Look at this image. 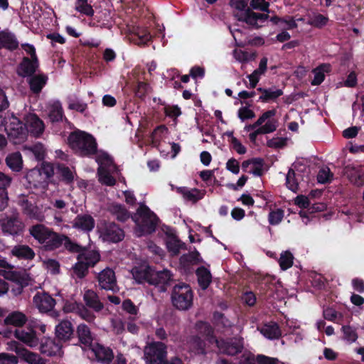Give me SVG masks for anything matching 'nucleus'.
Here are the masks:
<instances>
[{"mask_svg": "<svg viewBox=\"0 0 364 364\" xmlns=\"http://www.w3.org/2000/svg\"><path fill=\"white\" fill-rule=\"evenodd\" d=\"M14 336L30 348H36L39 344L36 331L31 328L16 329Z\"/></svg>", "mask_w": 364, "mask_h": 364, "instance_id": "f3484780", "label": "nucleus"}, {"mask_svg": "<svg viewBox=\"0 0 364 364\" xmlns=\"http://www.w3.org/2000/svg\"><path fill=\"white\" fill-rule=\"evenodd\" d=\"M96 161L99 164V167H105V168H111L113 166L112 159L105 152H98L97 151Z\"/></svg>", "mask_w": 364, "mask_h": 364, "instance_id": "864d4df0", "label": "nucleus"}, {"mask_svg": "<svg viewBox=\"0 0 364 364\" xmlns=\"http://www.w3.org/2000/svg\"><path fill=\"white\" fill-rule=\"evenodd\" d=\"M57 171L67 183L73 182L74 179V173L67 166L64 165H58Z\"/></svg>", "mask_w": 364, "mask_h": 364, "instance_id": "052dcab7", "label": "nucleus"}, {"mask_svg": "<svg viewBox=\"0 0 364 364\" xmlns=\"http://www.w3.org/2000/svg\"><path fill=\"white\" fill-rule=\"evenodd\" d=\"M68 108L80 112H83L87 109V104L77 99L70 98Z\"/></svg>", "mask_w": 364, "mask_h": 364, "instance_id": "338daca9", "label": "nucleus"}, {"mask_svg": "<svg viewBox=\"0 0 364 364\" xmlns=\"http://www.w3.org/2000/svg\"><path fill=\"white\" fill-rule=\"evenodd\" d=\"M90 349L95 355L96 360L103 364H110L114 358L112 350L100 343L93 344Z\"/></svg>", "mask_w": 364, "mask_h": 364, "instance_id": "6ab92c4d", "label": "nucleus"}, {"mask_svg": "<svg viewBox=\"0 0 364 364\" xmlns=\"http://www.w3.org/2000/svg\"><path fill=\"white\" fill-rule=\"evenodd\" d=\"M258 329L264 337L271 340L277 339L282 335L279 326L274 322L265 323Z\"/></svg>", "mask_w": 364, "mask_h": 364, "instance_id": "c756f323", "label": "nucleus"}, {"mask_svg": "<svg viewBox=\"0 0 364 364\" xmlns=\"http://www.w3.org/2000/svg\"><path fill=\"white\" fill-rule=\"evenodd\" d=\"M350 181L358 187L364 185V173L358 170H353L348 176Z\"/></svg>", "mask_w": 364, "mask_h": 364, "instance_id": "680f3d73", "label": "nucleus"}, {"mask_svg": "<svg viewBox=\"0 0 364 364\" xmlns=\"http://www.w3.org/2000/svg\"><path fill=\"white\" fill-rule=\"evenodd\" d=\"M330 71V65L328 64H323L313 70L314 75V79L311 81V85H318L325 78V73Z\"/></svg>", "mask_w": 364, "mask_h": 364, "instance_id": "37998d69", "label": "nucleus"}, {"mask_svg": "<svg viewBox=\"0 0 364 364\" xmlns=\"http://www.w3.org/2000/svg\"><path fill=\"white\" fill-rule=\"evenodd\" d=\"M250 0H230V6L239 11H243L241 14H235V16L240 21L245 22L247 24L255 27L259 28L268 19L267 14L256 13L250 9H247Z\"/></svg>", "mask_w": 364, "mask_h": 364, "instance_id": "f03ea898", "label": "nucleus"}, {"mask_svg": "<svg viewBox=\"0 0 364 364\" xmlns=\"http://www.w3.org/2000/svg\"><path fill=\"white\" fill-rule=\"evenodd\" d=\"M24 120L26 131L27 130L32 136L39 137L43 134L45 130V124L36 114H28Z\"/></svg>", "mask_w": 364, "mask_h": 364, "instance_id": "4468645a", "label": "nucleus"}, {"mask_svg": "<svg viewBox=\"0 0 364 364\" xmlns=\"http://www.w3.org/2000/svg\"><path fill=\"white\" fill-rule=\"evenodd\" d=\"M6 130L9 136L14 139L16 144L20 143L26 137V128L16 117L12 118L6 126Z\"/></svg>", "mask_w": 364, "mask_h": 364, "instance_id": "2eb2a0df", "label": "nucleus"}, {"mask_svg": "<svg viewBox=\"0 0 364 364\" xmlns=\"http://www.w3.org/2000/svg\"><path fill=\"white\" fill-rule=\"evenodd\" d=\"M99 237L104 242L117 243L124 237V230L113 222H102L97 226Z\"/></svg>", "mask_w": 364, "mask_h": 364, "instance_id": "0eeeda50", "label": "nucleus"}, {"mask_svg": "<svg viewBox=\"0 0 364 364\" xmlns=\"http://www.w3.org/2000/svg\"><path fill=\"white\" fill-rule=\"evenodd\" d=\"M38 169L45 180L51 178L54 175V167L52 164L43 162Z\"/></svg>", "mask_w": 364, "mask_h": 364, "instance_id": "774afa93", "label": "nucleus"}, {"mask_svg": "<svg viewBox=\"0 0 364 364\" xmlns=\"http://www.w3.org/2000/svg\"><path fill=\"white\" fill-rule=\"evenodd\" d=\"M96 279L101 289L113 292L119 291L115 273L112 269L109 267L104 269L97 274Z\"/></svg>", "mask_w": 364, "mask_h": 364, "instance_id": "9d476101", "label": "nucleus"}, {"mask_svg": "<svg viewBox=\"0 0 364 364\" xmlns=\"http://www.w3.org/2000/svg\"><path fill=\"white\" fill-rule=\"evenodd\" d=\"M294 257L293 255L289 252L285 251L280 255L279 263L282 270H287L290 268L293 264Z\"/></svg>", "mask_w": 364, "mask_h": 364, "instance_id": "5fc2aeb1", "label": "nucleus"}, {"mask_svg": "<svg viewBox=\"0 0 364 364\" xmlns=\"http://www.w3.org/2000/svg\"><path fill=\"white\" fill-rule=\"evenodd\" d=\"M21 206L23 213L26 215L28 218L36 219L38 221H43L44 219L43 215L40 211L39 208L28 201L27 199L22 200Z\"/></svg>", "mask_w": 364, "mask_h": 364, "instance_id": "393cba45", "label": "nucleus"}, {"mask_svg": "<svg viewBox=\"0 0 364 364\" xmlns=\"http://www.w3.org/2000/svg\"><path fill=\"white\" fill-rule=\"evenodd\" d=\"M26 321V316L20 311H14L9 314L4 319L5 324L12 325L16 327L23 326Z\"/></svg>", "mask_w": 364, "mask_h": 364, "instance_id": "e433bc0d", "label": "nucleus"}, {"mask_svg": "<svg viewBox=\"0 0 364 364\" xmlns=\"http://www.w3.org/2000/svg\"><path fill=\"white\" fill-rule=\"evenodd\" d=\"M328 18L322 14H316L313 16L309 23L314 27L321 28L327 24Z\"/></svg>", "mask_w": 364, "mask_h": 364, "instance_id": "0e129e2a", "label": "nucleus"}, {"mask_svg": "<svg viewBox=\"0 0 364 364\" xmlns=\"http://www.w3.org/2000/svg\"><path fill=\"white\" fill-rule=\"evenodd\" d=\"M196 275L200 287L206 289L212 282V275L209 269L204 267H198L196 270Z\"/></svg>", "mask_w": 364, "mask_h": 364, "instance_id": "58836bf2", "label": "nucleus"}, {"mask_svg": "<svg viewBox=\"0 0 364 364\" xmlns=\"http://www.w3.org/2000/svg\"><path fill=\"white\" fill-rule=\"evenodd\" d=\"M47 80L48 77L43 75H37L31 77L29 80L31 90L35 93L40 92L46 84Z\"/></svg>", "mask_w": 364, "mask_h": 364, "instance_id": "c03bdc74", "label": "nucleus"}, {"mask_svg": "<svg viewBox=\"0 0 364 364\" xmlns=\"http://www.w3.org/2000/svg\"><path fill=\"white\" fill-rule=\"evenodd\" d=\"M20 358L29 364H46V360L41 356L25 348L21 351Z\"/></svg>", "mask_w": 364, "mask_h": 364, "instance_id": "a19ab883", "label": "nucleus"}, {"mask_svg": "<svg viewBox=\"0 0 364 364\" xmlns=\"http://www.w3.org/2000/svg\"><path fill=\"white\" fill-rule=\"evenodd\" d=\"M76 313L81 318L89 323L94 322L96 318L94 313L82 304L77 306Z\"/></svg>", "mask_w": 364, "mask_h": 364, "instance_id": "603ef678", "label": "nucleus"}, {"mask_svg": "<svg viewBox=\"0 0 364 364\" xmlns=\"http://www.w3.org/2000/svg\"><path fill=\"white\" fill-rule=\"evenodd\" d=\"M299 176L293 169H289L286 177V183L289 189L296 192L299 189Z\"/></svg>", "mask_w": 364, "mask_h": 364, "instance_id": "3c124183", "label": "nucleus"}, {"mask_svg": "<svg viewBox=\"0 0 364 364\" xmlns=\"http://www.w3.org/2000/svg\"><path fill=\"white\" fill-rule=\"evenodd\" d=\"M11 253L14 256L23 259H32L35 257L34 251L29 246L24 245L14 246Z\"/></svg>", "mask_w": 364, "mask_h": 364, "instance_id": "c9c22d12", "label": "nucleus"}, {"mask_svg": "<svg viewBox=\"0 0 364 364\" xmlns=\"http://www.w3.org/2000/svg\"><path fill=\"white\" fill-rule=\"evenodd\" d=\"M1 227L4 234L16 235L24 229V224L16 212L11 215H6L1 220Z\"/></svg>", "mask_w": 364, "mask_h": 364, "instance_id": "1a4fd4ad", "label": "nucleus"}, {"mask_svg": "<svg viewBox=\"0 0 364 364\" xmlns=\"http://www.w3.org/2000/svg\"><path fill=\"white\" fill-rule=\"evenodd\" d=\"M75 9L87 16H92L95 13L92 6L88 3V0H76Z\"/></svg>", "mask_w": 364, "mask_h": 364, "instance_id": "49530a36", "label": "nucleus"}, {"mask_svg": "<svg viewBox=\"0 0 364 364\" xmlns=\"http://www.w3.org/2000/svg\"><path fill=\"white\" fill-rule=\"evenodd\" d=\"M166 247L172 255H177L186 246L176 237H169L166 240Z\"/></svg>", "mask_w": 364, "mask_h": 364, "instance_id": "a18cd8bd", "label": "nucleus"}, {"mask_svg": "<svg viewBox=\"0 0 364 364\" xmlns=\"http://www.w3.org/2000/svg\"><path fill=\"white\" fill-rule=\"evenodd\" d=\"M153 269L149 266H139L135 267L132 270L133 278L137 283L147 282L149 284L151 274H152Z\"/></svg>", "mask_w": 364, "mask_h": 364, "instance_id": "a878e982", "label": "nucleus"}, {"mask_svg": "<svg viewBox=\"0 0 364 364\" xmlns=\"http://www.w3.org/2000/svg\"><path fill=\"white\" fill-rule=\"evenodd\" d=\"M234 58L240 63H247L254 60L256 58L255 53H248L241 50H235L233 53Z\"/></svg>", "mask_w": 364, "mask_h": 364, "instance_id": "6e6d98bb", "label": "nucleus"}, {"mask_svg": "<svg viewBox=\"0 0 364 364\" xmlns=\"http://www.w3.org/2000/svg\"><path fill=\"white\" fill-rule=\"evenodd\" d=\"M30 235L39 243L43 245L46 250H54L58 243V233L42 224L31 226L29 228Z\"/></svg>", "mask_w": 364, "mask_h": 364, "instance_id": "20e7f679", "label": "nucleus"}, {"mask_svg": "<svg viewBox=\"0 0 364 364\" xmlns=\"http://www.w3.org/2000/svg\"><path fill=\"white\" fill-rule=\"evenodd\" d=\"M276 109H270L262 113L257 119L261 121L259 128L264 134H268L274 132L279 127V121L274 117L276 115Z\"/></svg>", "mask_w": 364, "mask_h": 364, "instance_id": "f8f14e48", "label": "nucleus"}, {"mask_svg": "<svg viewBox=\"0 0 364 364\" xmlns=\"http://www.w3.org/2000/svg\"><path fill=\"white\" fill-rule=\"evenodd\" d=\"M99 181L105 185L112 186L115 185L116 180L112 177L109 171L105 167H99L97 169Z\"/></svg>", "mask_w": 364, "mask_h": 364, "instance_id": "8fccbe9b", "label": "nucleus"}, {"mask_svg": "<svg viewBox=\"0 0 364 364\" xmlns=\"http://www.w3.org/2000/svg\"><path fill=\"white\" fill-rule=\"evenodd\" d=\"M0 267L4 268V270H1V274L6 279L16 281L18 279V274L13 270L14 267L9 264L6 260L0 259Z\"/></svg>", "mask_w": 364, "mask_h": 364, "instance_id": "09e8293b", "label": "nucleus"}, {"mask_svg": "<svg viewBox=\"0 0 364 364\" xmlns=\"http://www.w3.org/2000/svg\"><path fill=\"white\" fill-rule=\"evenodd\" d=\"M264 161L260 158H253L245 160L242 163V169L245 172H248L255 176H260L262 174Z\"/></svg>", "mask_w": 364, "mask_h": 364, "instance_id": "4be33fe9", "label": "nucleus"}, {"mask_svg": "<svg viewBox=\"0 0 364 364\" xmlns=\"http://www.w3.org/2000/svg\"><path fill=\"white\" fill-rule=\"evenodd\" d=\"M68 144L75 154L80 156L90 157L97 151V144L94 136L85 132L77 130L70 134Z\"/></svg>", "mask_w": 364, "mask_h": 364, "instance_id": "f257e3e1", "label": "nucleus"}, {"mask_svg": "<svg viewBox=\"0 0 364 364\" xmlns=\"http://www.w3.org/2000/svg\"><path fill=\"white\" fill-rule=\"evenodd\" d=\"M34 306L41 313L51 311L56 304L55 300L48 293L38 292L33 298Z\"/></svg>", "mask_w": 364, "mask_h": 364, "instance_id": "dca6fc26", "label": "nucleus"}, {"mask_svg": "<svg viewBox=\"0 0 364 364\" xmlns=\"http://www.w3.org/2000/svg\"><path fill=\"white\" fill-rule=\"evenodd\" d=\"M83 301L85 305L96 312H100L104 309V304L101 302L98 294L92 289H87L83 294Z\"/></svg>", "mask_w": 364, "mask_h": 364, "instance_id": "412c9836", "label": "nucleus"}, {"mask_svg": "<svg viewBox=\"0 0 364 364\" xmlns=\"http://www.w3.org/2000/svg\"><path fill=\"white\" fill-rule=\"evenodd\" d=\"M209 343H215L219 349L220 353L228 355H235L241 353L244 348L243 341L241 338H231L227 341L218 340L211 336L208 338Z\"/></svg>", "mask_w": 364, "mask_h": 364, "instance_id": "6e6552de", "label": "nucleus"}, {"mask_svg": "<svg viewBox=\"0 0 364 364\" xmlns=\"http://www.w3.org/2000/svg\"><path fill=\"white\" fill-rule=\"evenodd\" d=\"M78 339L85 347L91 348L93 338L89 327L85 324H80L77 328Z\"/></svg>", "mask_w": 364, "mask_h": 364, "instance_id": "7c9ffc66", "label": "nucleus"}, {"mask_svg": "<svg viewBox=\"0 0 364 364\" xmlns=\"http://www.w3.org/2000/svg\"><path fill=\"white\" fill-rule=\"evenodd\" d=\"M208 336L205 340L197 336H192L187 338L186 343H183V350H186L191 355H205L207 353Z\"/></svg>", "mask_w": 364, "mask_h": 364, "instance_id": "9b49d317", "label": "nucleus"}, {"mask_svg": "<svg viewBox=\"0 0 364 364\" xmlns=\"http://www.w3.org/2000/svg\"><path fill=\"white\" fill-rule=\"evenodd\" d=\"M173 275L168 269L155 271L153 269L149 280V284L159 288L160 291H165L168 286L171 284Z\"/></svg>", "mask_w": 364, "mask_h": 364, "instance_id": "ddd939ff", "label": "nucleus"}, {"mask_svg": "<svg viewBox=\"0 0 364 364\" xmlns=\"http://www.w3.org/2000/svg\"><path fill=\"white\" fill-rule=\"evenodd\" d=\"M333 177V174L331 172L328 167L321 168L317 175V181L320 183H330Z\"/></svg>", "mask_w": 364, "mask_h": 364, "instance_id": "13d9d810", "label": "nucleus"}, {"mask_svg": "<svg viewBox=\"0 0 364 364\" xmlns=\"http://www.w3.org/2000/svg\"><path fill=\"white\" fill-rule=\"evenodd\" d=\"M107 210L119 221L124 222L130 216L129 211L120 204L112 203L109 205Z\"/></svg>", "mask_w": 364, "mask_h": 364, "instance_id": "2f4dec72", "label": "nucleus"}, {"mask_svg": "<svg viewBox=\"0 0 364 364\" xmlns=\"http://www.w3.org/2000/svg\"><path fill=\"white\" fill-rule=\"evenodd\" d=\"M132 219L141 230V235L154 232L158 223L156 215L143 204H140Z\"/></svg>", "mask_w": 364, "mask_h": 364, "instance_id": "7ed1b4c3", "label": "nucleus"}, {"mask_svg": "<svg viewBox=\"0 0 364 364\" xmlns=\"http://www.w3.org/2000/svg\"><path fill=\"white\" fill-rule=\"evenodd\" d=\"M257 90L262 93L259 100L263 102H267L271 100H275L283 95L281 89L270 87L268 89L259 87Z\"/></svg>", "mask_w": 364, "mask_h": 364, "instance_id": "f704fd0d", "label": "nucleus"}, {"mask_svg": "<svg viewBox=\"0 0 364 364\" xmlns=\"http://www.w3.org/2000/svg\"><path fill=\"white\" fill-rule=\"evenodd\" d=\"M216 364H255V359L252 353L245 350L240 357L235 358L232 361L225 358H220L217 360Z\"/></svg>", "mask_w": 364, "mask_h": 364, "instance_id": "c85d7f7f", "label": "nucleus"}, {"mask_svg": "<svg viewBox=\"0 0 364 364\" xmlns=\"http://www.w3.org/2000/svg\"><path fill=\"white\" fill-rule=\"evenodd\" d=\"M26 178L33 186H38L45 180L38 168H33L28 171L26 175Z\"/></svg>", "mask_w": 364, "mask_h": 364, "instance_id": "de8ad7c7", "label": "nucleus"}, {"mask_svg": "<svg viewBox=\"0 0 364 364\" xmlns=\"http://www.w3.org/2000/svg\"><path fill=\"white\" fill-rule=\"evenodd\" d=\"M342 331L344 335L343 338L348 342L353 343L357 340L358 335L352 327L349 326H344L342 328Z\"/></svg>", "mask_w": 364, "mask_h": 364, "instance_id": "69168bd1", "label": "nucleus"}, {"mask_svg": "<svg viewBox=\"0 0 364 364\" xmlns=\"http://www.w3.org/2000/svg\"><path fill=\"white\" fill-rule=\"evenodd\" d=\"M73 331V324L68 320H63L55 326V336L60 341L70 340Z\"/></svg>", "mask_w": 364, "mask_h": 364, "instance_id": "5701e85b", "label": "nucleus"}, {"mask_svg": "<svg viewBox=\"0 0 364 364\" xmlns=\"http://www.w3.org/2000/svg\"><path fill=\"white\" fill-rule=\"evenodd\" d=\"M146 364H166V346L161 342H151L144 350Z\"/></svg>", "mask_w": 364, "mask_h": 364, "instance_id": "423d86ee", "label": "nucleus"}, {"mask_svg": "<svg viewBox=\"0 0 364 364\" xmlns=\"http://www.w3.org/2000/svg\"><path fill=\"white\" fill-rule=\"evenodd\" d=\"M38 67V60L23 58L22 62L19 64L17 73L22 77L31 76Z\"/></svg>", "mask_w": 364, "mask_h": 364, "instance_id": "b1692460", "label": "nucleus"}, {"mask_svg": "<svg viewBox=\"0 0 364 364\" xmlns=\"http://www.w3.org/2000/svg\"><path fill=\"white\" fill-rule=\"evenodd\" d=\"M5 161L7 166L13 171L19 172L23 168L22 156L18 151L9 154Z\"/></svg>", "mask_w": 364, "mask_h": 364, "instance_id": "72a5a7b5", "label": "nucleus"}, {"mask_svg": "<svg viewBox=\"0 0 364 364\" xmlns=\"http://www.w3.org/2000/svg\"><path fill=\"white\" fill-rule=\"evenodd\" d=\"M62 343L60 340H55L51 338H47L41 344L40 350L41 353L48 356H62Z\"/></svg>", "mask_w": 364, "mask_h": 364, "instance_id": "a211bd4d", "label": "nucleus"}, {"mask_svg": "<svg viewBox=\"0 0 364 364\" xmlns=\"http://www.w3.org/2000/svg\"><path fill=\"white\" fill-rule=\"evenodd\" d=\"M77 260V262L73 267V271L77 278L82 279L87 274L88 267L81 259Z\"/></svg>", "mask_w": 364, "mask_h": 364, "instance_id": "bf43d9fd", "label": "nucleus"}, {"mask_svg": "<svg viewBox=\"0 0 364 364\" xmlns=\"http://www.w3.org/2000/svg\"><path fill=\"white\" fill-rule=\"evenodd\" d=\"M48 117L50 119L54 122H60L63 117V110L61 104L59 102H54L49 105Z\"/></svg>", "mask_w": 364, "mask_h": 364, "instance_id": "79ce46f5", "label": "nucleus"}, {"mask_svg": "<svg viewBox=\"0 0 364 364\" xmlns=\"http://www.w3.org/2000/svg\"><path fill=\"white\" fill-rule=\"evenodd\" d=\"M267 68V58L263 57L259 62V68L247 76L250 80V87L255 88L258 83L260 77L264 75Z\"/></svg>", "mask_w": 364, "mask_h": 364, "instance_id": "cd10ccee", "label": "nucleus"}, {"mask_svg": "<svg viewBox=\"0 0 364 364\" xmlns=\"http://www.w3.org/2000/svg\"><path fill=\"white\" fill-rule=\"evenodd\" d=\"M77 259H81L88 267H93L100 260V255L96 250H86L78 255Z\"/></svg>", "mask_w": 364, "mask_h": 364, "instance_id": "4c0bfd02", "label": "nucleus"}, {"mask_svg": "<svg viewBox=\"0 0 364 364\" xmlns=\"http://www.w3.org/2000/svg\"><path fill=\"white\" fill-rule=\"evenodd\" d=\"M171 300L176 309L187 310L193 304V291L188 285H176L172 291Z\"/></svg>", "mask_w": 364, "mask_h": 364, "instance_id": "39448f33", "label": "nucleus"}, {"mask_svg": "<svg viewBox=\"0 0 364 364\" xmlns=\"http://www.w3.org/2000/svg\"><path fill=\"white\" fill-rule=\"evenodd\" d=\"M95 221L88 214L77 215L73 222V227L84 232H90L95 228Z\"/></svg>", "mask_w": 364, "mask_h": 364, "instance_id": "aec40b11", "label": "nucleus"}, {"mask_svg": "<svg viewBox=\"0 0 364 364\" xmlns=\"http://www.w3.org/2000/svg\"><path fill=\"white\" fill-rule=\"evenodd\" d=\"M58 240V243L55 247V250L63 245L65 248L70 252H80L81 251V247L65 235L59 234Z\"/></svg>", "mask_w": 364, "mask_h": 364, "instance_id": "ea45409f", "label": "nucleus"}, {"mask_svg": "<svg viewBox=\"0 0 364 364\" xmlns=\"http://www.w3.org/2000/svg\"><path fill=\"white\" fill-rule=\"evenodd\" d=\"M177 192L181 194L185 200L193 203H196L202 199L204 196L203 191L197 188L189 189L186 187H178L177 188Z\"/></svg>", "mask_w": 364, "mask_h": 364, "instance_id": "473e14b6", "label": "nucleus"}, {"mask_svg": "<svg viewBox=\"0 0 364 364\" xmlns=\"http://www.w3.org/2000/svg\"><path fill=\"white\" fill-rule=\"evenodd\" d=\"M45 268L52 274L60 273V263L53 259H48L43 261Z\"/></svg>", "mask_w": 364, "mask_h": 364, "instance_id": "e2e57ef3", "label": "nucleus"}, {"mask_svg": "<svg viewBox=\"0 0 364 364\" xmlns=\"http://www.w3.org/2000/svg\"><path fill=\"white\" fill-rule=\"evenodd\" d=\"M284 216L283 210L278 208L275 210H272L268 215V221L272 225H277L282 222Z\"/></svg>", "mask_w": 364, "mask_h": 364, "instance_id": "4d7b16f0", "label": "nucleus"}, {"mask_svg": "<svg viewBox=\"0 0 364 364\" xmlns=\"http://www.w3.org/2000/svg\"><path fill=\"white\" fill-rule=\"evenodd\" d=\"M18 46V42L15 36L6 31L0 32V48H5L10 50H16Z\"/></svg>", "mask_w": 364, "mask_h": 364, "instance_id": "bb28decb", "label": "nucleus"}]
</instances>
